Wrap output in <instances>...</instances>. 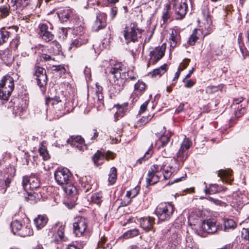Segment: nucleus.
I'll return each mask as SVG.
<instances>
[{
    "instance_id": "15",
    "label": "nucleus",
    "mask_w": 249,
    "mask_h": 249,
    "mask_svg": "<svg viewBox=\"0 0 249 249\" xmlns=\"http://www.w3.org/2000/svg\"><path fill=\"white\" fill-rule=\"evenodd\" d=\"M66 142L79 151L85 147L84 140L80 136H72L66 140Z\"/></svg>"
},
{
    "instance_id": "31",
    "label": "nucleus",
    "mask_w": 249,
    "mask_h": 249,
    "mask_svg": "<svg viewBox=\"0 0 249 249\" xmlns=\"http://www.w3.org/2000/svg\"><path fill=\"white\" fill-rule=\"evenodd\" d=\"M161 175L155 174L151 172H148L146 178L147 186L153 185L156 183L160 178Z\"/></svg>"
},
{
    "instance_id": "45",
    "label": "nucleus",
    "mask_w": 249,
    "mask_h": 249,
    "mask_svg": "<svg viewBox=\"0 0 249 249\" xmlns=\"http://www.w3.org/2000/svg\"><path fill=\"white\" fill-rule=\"evenodd\" d=\"M38 150L40 156L42 157L44 160H47L50 158L47 148L43 144H41Z\"/></svg>"
},
{
    "instance_id": "35",
    "label": "nucleus",
    "mask_w": 249,
    "mask_h": 249,
    "mask_svg": "<svg viewBox=\"0 0 249 249\" xmlns=\"http://www.w3.org/2000/svg\"><path fill=\"white\" fill-rule=\"evenodd\" d=\"M153 132L158 138L166 134V133H167L166 132V128L160 124L155 125L153 128Z\"/></svg>"
},
{
    "instance_id": "2",
    "label": "nucleus",
    "mask_w": 249,
    "mask_h": 249,
    "mask_svg": "<svg viewBox=\"0 0 249 249\" xmlns=\"http://www.w3.org/2000/svg\"><path fill=\"white\" fill-rule=\"evenodd\" d=\"M175 210L172 203H161L157 207L155 213L161 221L169 220L173 216Z\"/></svg>"
},
{
    "instance_id": "38",
    "label": "nucleus",
    "mask_w": 249,
    "mask_h": 249,
    "mask_svg": "<svg viewBox=\"0 0 249 249\" xmlns=\"http://www.w3.org/2000/svg\"><path fill=\"white\" fill-rule=\"evenodd\" d=\"M63 101L60 99L58 97H55L54 98H47L46 99V102L45 104L47 106H49L50 105H51L53 107V108L54 107H56L57 105H59L61 103V102Z\"/></svg>"
},
{
    "instance_id": "10",
    "label": "nucleus",
    "mask_w": 249,
    "mask_h": 249,
    "mask_svg": "<svg viewBox=\"0 0 249 249\" xmlns=\"http://www.w3.org/2000/svg\"><path fill=\"white\" fill-rule=\"evenodd\" d=\"M34 76L36 80L38 86L42 90L44 89L47 82L46 70L43 68L36 66L35 68Z\"/></svg>"
},
{
    "instance_id": "7",
    "label": "nucleus",
    "mask_w": 249,
    "mask_h": 249,
    "mask_svg": "<svg viewBox=\"0 0 249 249\" xmlns=\"http://www.w3.org/2000/svg\"><path fill=\"white\" fill-rule=\"evenodd\" d=\"M88 228V220L84 217H78L74 219L73 223V233L75 236L84 235Z\"/></svg>"
},
{
    "instance_id": "37",
    "label": "nucleus",
    "mask_w": 249,
    "mask_h": 249,
    "mask_svg": "<svg viewBox=\"0 0 249 249\" xmlns=\"http://www.w3.org/2000/svg\"><path fill=\"white\" fill-rule=\"evenodd\" d=\"M224 230L227 231L230 229H234L236 227V224L231 219H225L224 220Z\"/></svg>"
},
{
    "instance_id": "33",
    "label": "nucleus",
    "mask_w": 249,
    "mask_h": 249,
    "mask_svg": "<svg viewBox=\"0 0 249 249\" xmlns=\"http://www.w3.org/2000/svg\"><path fill=\"white\" fill-rule=\"evenodd\" d=\"M61 46L56 40L51 42V47L49 49L50 52L53 53L54 55H58L61 51Z\"/></svg>"
},
{
    "instance_id": "40",
    "label": "nucleus",
    "mask_w": 249,
    "mask_h": 249,
    "mask_svg": "<svg viewBox=\"0 0 249 249\" xmlns=\"http://www.w3.org/2000/svg\"><path fill=\"white\" fill-rule=\"evenodd\" d=\"M167 65L164 64L158 69H156L153 70L152 72V76L156 77L158 76H161L166 71Z\"/></svg>"
},
{
    "instance_id": "1",
    "label": "nucleus",
    "mask_w": 249,
    "mask_h": 249,
    "mask_svg": "<svg viewBox=\"0 0 249 249\" xmlns=\"http://www.w3.org/2000/svg\"><path fill=\"white\" fill-rule=\"evenodd\" d=\"M122 64L121 63H116L111 67H107L105 71L106 73L107 74L110 82L111 84L109 89V92L110 96H115L118 94L124 88V79L125 78V72H123L121 75L122 71Z\"/></svg>"
},
{
    "instance_id": "44",
    "label": "nucleus",
    "mask_w": 249,
    "mask_h": 249,
    "mask_svg": "<svg viewBox=\"0 0 249 249\" xmlns=\"http://www.w3.org/2000/svg\"><path fill=\"white\" fill-rule=\"evenodd\" d=\"M197 35L198 30L197 29H195L193 34L191 35L187 41L188 43L190 45L193 46L195 44L196 41L198 40L199 38Z\"/></svg>"
},
{
    "instance_id": "8",
    "label": "nucleus",
    "mask_w": 249,
    "mask_h": 249,
    "mask_svg": "<svg viewBox=\"0 0 249 249\" xmlns=\"http://www.w3.org/2000/svg\"><path fill=\"white\" fill-rule=\"evenodd\" d=\"M71 174L66 168H58L54 173V178L58 184L64 185L70 182Z\"/></svg>"
},
{
    "instance_id": "17",
    "label": "nucleus",
    "mask_w": 249,
    "mask_h": 249,
    "mask_svg": "<svg viewBox=\"0 0 249 249\" xmlns=\"http://www.w3.org/2000/svg\"><path fill=\"white\" fill-rule=\"evenodd\" d=\"M65 225L63 223L58 222L53 227V230L56 232L55 234L56 242L66 241L67 238L64 236Z\"/></svg>"
},
{
    "instance_id": "41",
    "label": "nucleus",
    "mask_w": 249,
    "mask_h": 249,
    "mask_svg": "<svg viewBox=\"0 0 249 249\" xmlns=\"http://www.w3.org/2000/svg\"><path fill=\"white\" fill-rule=\"evenodd\" d=\"M66 185V186L64 188V190L66 194L71 196H73L76 194L77 190L74 186L69 183Z\"/></svg>"
},
{
    "instance_id": "57",
    "label": "nucleus",
    "mask_w": 249,
    "mask_h": 249,
    "mask_svg": "<svg viewBox=\"0 0 249 249\" xmlns=\"http://www.w3.org/2000/svg\"><path fill=\"white\" fill-rule=\"evenodd\" d=\"M87 42L86 40H83L82 38H79L73 40L71 43V45L76 47L80 46L82 44L85 43Z\"/></svg>"
},
{
    "instance_id": "9",
    "label": "nucleus",
    "mask_w": 249,
    "mask_h": 249,
    "mask_svg": "<svg viewBox=\"0 0 249 249\" xmlns=\"http://www.w3.org/2000/svg\"><path fill=\"white\" fill-rule=\"evenodd\" d=\"M202 15L204 17L202 22L203 26H200L201 30L204 35L210 34L213 30L212 20L211 16L210 15L208 8L207 6L203 7L202 10Z\"/></svg>"
},
{
    "instance_id": "25",
    "label": "nucleus",
    "mask_w": 249,
    "mask_h": 249,
    "mask_svg": "<svg viewBox=\"0 0 249 249\" xmlns=\"http://www.w3.org/2000/svg\"><path fill=\"white\" fill-rule=\"evenodd\" d=\"M81 190L85 193L92 189V182L89 177H83L80 180Z\"/></svg>"
},
{
    "instance_id": "62",
    "label": "nucleus",
    "mask_w": 249,
    "mask_h": 249,
    "mask_svg": "<svg viewBox=\"0 0 249 249\" xmlns=\"http://www.w3.org/2000/svg\"><path fill=\"white\" fill-rule=\"evenodd\" d=\"M153 117V115H149L147 117H142V118L141 119V121L143 124H146L151 120Z\"/></svg>"
},
{
    "instance_id": "63",
    "label": "nucleus",
    "mask_w": 249,
    "mask_h": 249,
    "mask_svg": "<svg viewBox=\"0 0 249 249\" xmlns=\"http://www.w3.org/2000/svg\"><path fill=\"white\" fill-rule=\"evenodd\" d=\"M140 191V187L139 186H136L133 189L130 191V194L132 196V197H134L136 196L139 193Z\"/></svg>"
},
{
    "instance_id": "4",
    "label": "nucleus",
    "mask_w": 249,
    "mask_h": 249,
    "mask_svg": "<svg viewBox=\"0 0 249 249\" xmlns=\"http://www.w3.org/2000/svg\"><path fill=\"white\" fill-rule=\"evenodd\" d=\"M192 142L188 138H185L182 142L176 156L174 158L178 164V166L175 167V168H177L178 170L183 165L184 161L187 159L189 156L188 150Z\"/></svg>"
},
{
    "instance_id": "56",
    "label": "nucleus",
    "mask_w": 249,
    "mask_h": 249,
    "mask_svg": "<svg viewBox=\"0 0 249 249\" xmlns=\"http://www.w3.org/2000/svg\"><path fill=\"white\" fill-rule=\"evenodd\" d=\"M169 39L172 41L171 42V46L175 47L177 44L176 31L175 30L172 31Z\"/></svg>"
},
{
    "instance_id": "47",
    "label": "nucleus",
    "mask_w": 249,
    "mask_h": 249,
    "mask_svg": "<svg viewBox=\"0 0 249 249\" xmlns=\"http://www.w3.org/2000/svg\"><path fill=\"white\" fill-rule=\"evenodd\" d=\"M139 231L137 229H132L129 230L124 233L123 237L125 239H128L138 235Z\"/></svg>"
},
{
    "instance_id": "36",
    "label": "nucleus",
    "mask_w": 249,
    "mask_h": 249,
    "mask_svg": "<svg viewBox=\"0 0 249 249\" xmlns=\"http://www.w3.org/2000/svg\"><path fill=\"white\" fill-rule=\"evenodd\" d=\"M174 171V169L172 166H168L166 167L163 165L162 174L165 179H169Z\"/></svg>"
},
{
    "instance_id": "42",
    "label": "nucleus",
    "mask_w": 249,
    "mask_h": 249,
    "mask_svg": "<svg viewBox=\"0 0 249 249\" xmlns=\"http://www.w3.org/2000/svg\"><path fill=\"white\" fill-rule=\"evenodd\" d=\"M117 178V169L115 167L111 168L109 174L108 175V181L111 184L115 183Z\"/></svg>"
},
{
    "instance_id": "48",
    "label": "nucleus",
    "mask_w": 249,
    "mask_h": 249,
    "mask_svg": "<svg viewBox=\"0 0 249 249\" xmlns=\"http://www.w3.org/2000/svg\"><path fill=\"white\" fill-rule=\"evenodd\" d=\"M71 11L70 10L67 9L63 11L59 15L60 18H61L63 21H66L68 20L71 15Z\"/></svg>"
},
{
    "instance_id": "32",
    "label": "nucleus",
    "mask_w": 249,
    "mask_h": 249,
    "mask_svg": "<svg viewBox=\"0 0 249 249\" xmlns=\"http://www.w3.org/2000/svg\"><path fill=\"white\" fill-rule=\"evenodd\" d=\"M105 159L104 153L98 151L92 157V160L94 162V164L98 166L99 165L102 164L104 160Z\"/></svg>"
},
{
    "instance_id": "11",
    "label": "nucleus",
    "mask_w": 249,
    "mask_h": 249,
    "mask_svg": "<svg viewBox=\"0 0 249 249\" xmlns=\"http://www.w3.org/2000/svg\"><path fill=\"white\" fill-rule=\"evenodd\" d=\"M22 184L24 190L27 192L38 188L40 185L38 179L35 176H24Z\"/></svg>"
},
{
    "instance_id": "58",
    "label": "nucleus",
    "mask_w": 249,
    "mask_h": 249,
    "mask_svg": "<svg viewBox=\"0 0 249 249\" xmlns=\"http://www.w3.org/2000/svg\"><path fill=\"white\" fill-rule=\"evenodd\" d=\"M242 237L246 240L249 241V228H243L241 231Z\"/></svg>"
},
{
    "instance_id": "52",
    "label": "nucleus",
    "mask_w": 249,
    "mask_h": 249,
    "mask_svg": "<svg viewBox=\"0 0 249 249\" xmlns=\"http://www.w3.org/2000/svg\"><path fill=\"white\" fill-rule=\"evenodd\" d=\"M92 201L99 205L102 201V195L101 193H97L92 195L91 197Z\"/></svg>"
},
{
    "instance_id": "46",
    "label": "nucleus",
    "mask_w": 249,
    "mask_h": 249,
    "mask_svg": "<svg viewBox=\"0 0 249 249\" xmlns=\"http://www.w3.org/2000/svg\"><path fill=\"white\" fill-rule=\"evenodd\" d=\"M10 13V6L2 5L0 6V16L2 18L7 17Z\"/></svg>"
},
{
    "instance_id": "28",
    "label": "nucleus",
    "mask_w": 249,
    "mask_h": 249,
    "mask_svg": "<svg viewBox=\"0 0 249 249\" xmlns=\"http://www.w3.org/2000/svg\"><path fill=\"white\" fill-rule=\"evenodd\" d=\"M223 190V187L222 186H219L216 184H211L210 185L209 188L206 186L204 191L206 195H208L214 194L218 193Z\"/></svg>"
},
{
    "instance_id": "50",
    "label": "nucleus",
    "mask_w": 249,
    "mask_h": 249,
    "mask_svg": "<svg viewBox=\"0 0 249 249\" xmlns=\"http://www.w3.org/2000/svg\"><path fill=\"white\" fill-rule=\"evenodd\" d=\"M165 8V11L163 13L162 17L163 23H165L170 18L171 16L169 12L171 8L170 5L169 4H166Z\"/></svg>"
},
{
    "instance_id": "53",
    "label": "nucleus",
    "mask_w": 249,
    "mask_h": 249,
    "mask_svg": "<svg viewBox=\"0 0 249 249\" xmlns=\"http://www.w3.org/2000/svg\"><path fill=\"white\" fill-rule=\"evenodd\" d=\"M10 180L7 178L5 181H1L0 182V191L2 193H4L6 192V188L9 186Z\"/></svg>"
},
{
    "instance_id": "6",
    "label": "nucleus",
    "mask_w": 249,
    "mask_h": 249,
    "mask_svg": "<svg viewBox=\"0 0 249 249\" xmlns=\"http://www.w3.org/2000/svg\"><path fill=\"white\" fill-rule=\"evenodd\" d=\"M141 34L136 23H131L127 25L123 31L124 36L127 44L135 42L137 40L138 34Z\"/></svg>"
},
{
    "instance_id": "34",
    "label": "nucleus",
    "mask_w": 249,
    "mask_h": 249,
    "mask_svg": "<svg viewBox=\"0 0 249 249\" xmlns=\"http://www.w3.org/2000/svg\"><path fill=\"white\" fill-rule=\"evenodd\" d=\"M22 228V224L20 221L16 220L13 221L11 224V229L12 232L14 234L18 235L19 232L21 231Z\"/></svg>"
},
{
    "instance_id": "39",
    "label": "nucleus",
    "mask_w": 249,
    "mask_h": 249,
    "mask_svg": "<svg viewBox=\"0 0 249 249\" xmlns=\"http://www.w3.org/2000/svg\"><path fill=\"white\" fill-rule=\"evenodd\" d=\"M33 234V229L30 226H26L24 228H22L21 231L19 232L18 235L22 237H26Z\"/></svg>"
},
{
    "instance_id": "12",
    "label": "nucleus",
    "mask_w": 249,
    "mask_h": 249,
    "mask_svg": "<svg viewBox=\"0 0 249 249\" xmlns=\"http://www.w3.org/2000/svg\"><path fill=\"white\" fill-rule=\"evenodd\" d=\"M107 15L104 13L99 12L97 13L96 19L92 26V30L98 32L101 29L106 27L107 25Z\"/></svg>"
},
{
    "instance_id": "60",
    "label": "nucleus",
    "mask_w": 249,
    "mask_h": 249,
    "mask_svg": "<svg viewBox=\"0 0 249 249\" xmlns=\"http://www.w3.org/2000/svg\"><path fill=\"white\" fill-rule=\"evenodd\" d=\"M171 241L174 245H176L179 243L180 240V237L177 234H173L171 237Z\"/></svg>"
},
{
    "instance_id": "43",
    "label": "nucleus",
    "mask_w": 249,
    "mask_h": 249,
    "mask_svg": "<svg viewBox=\"0 0 249 249\" xmlns=\"http://www.w3.org/2000/svg\"><path fill=\"white\" fill-rule=\"evenodd\" d=\"M103 95L102 93H95L93 99H94V106L97 107H101L103 105Z\"/></svg>"
},
{
    "instance_id": "26",
    "label": "nucleus",
    "mask_w": 249,
    "mask_h": 249,
    "mask_svg": "<svg viewBox=\"0 0 249 249\" xmlns=\"http://www.w3.org/2000/svg\"><path fill=\"white\" fill-rule=\"evenodd\" d=\"M218 176L221 179L226 182L231 184L233 180L232 178V171L230 170H220L218 171Z\"/></svg>"
},
{
    "instance_id": "23",
    "label": "nucleus",
    "mask_w": 249,
    "mask_h": 249,
    "mask_svg": "<svg viewBox=\"0 0 249 249\" xmlns=\"http://www.w3.org/2000/svg\"><path fill=\"white\" fill-rule=\"evenodd\" d=\"M48 221V218L46 215H38L34 220V224L37 230L42 229Z\"/></svg>"
},
{
    "instance_id": "5",
    "label": "nucleus",
    "mask_w": 249,
    "mask_h": 249,
    "mask_svg": "<svg viewBox=\"0 0 249 249\" xmlns=\"http://www.w3.org/2000/svg\"><path fill=\"white\" fill-rule=\"evenodd\" d=\"M38 35L44 41L49 42L53 39V26L51 23H40L38 25Z\"/></svg>"
},
{
    "instance_id": "61",
    "label": "nucleus",
    "mask_w": 249,
    "mask_h": 249,
    "mask_svg": "<svg viewBox=\"0 0 249 249\" xmlns=\"http://www.w3.org/2000/svg\"><path fill=\"white\" fill-rule=\"evenodd\" d=\"M190 59L185 58L183 60V62L180 64L179 68H181V71L185 69L189 65Z\"/></svg>"
},
{
    "instance_id": "29",
    "label": "nucleus",
    "mask_w": 249,
    "mask_h": 249,
    "mask_svg": "<svg viewBox=\"0 0 249 249\" xmlns=\"http://www.w3.org/2000/svg\"><path fill=\"white\" fill-rule=\"evenodd\" d=\"M145 84L142 81L138 80L134 85L133 93L137 96H141L145 91Z\"/></svg>"
},
{
    "instance_id": "3",
    "label": "nucleus",
    "mask_w": 249,
    "mask_h": 249,
    "mask_svg": "<svg viewBox=\"0 0 249 249\" xmlns=\"http://www.w3.org/2000/svg\"><path fill=\"white\" fill-rule=\"evenodd\" d=\"M15 85L13 77L5 75L0 81V99L7 100L14 89Z\"/></svg>"
},
{
    "instance_id": "22",
    "label": "nucleus",
    "mask_w": 249,
    "mask_h": 249,
    "mask_svg": "<svg viewBox=\"0 0 249 249\" xmlns=\"http://www.w3.org/2000/svg\"><path fill=\"white\" fill-rule=\"evenodd\" d=\"M0 58L6 65H10L13 61V57L8 49L0 50Z\"/></svg>"
},
{
    "instance_id": "27",
    "label": "nucleus",
    "mask_w": 249,
    "mask_h": 249,
    "mask_svg": "<svg viewBox=\"0 0 249 249\" xmlns=\"http://www.w3.org/2000/svg\"><path fill=\"white\" fill-rule=\"evenodd\" d=\"M127 106L128 103H126L122 105L117 104L115 106L117 109V111L114 115L115 121H117L120 118H122L124 116V111L127 109Z\"/></svg>"
},
{
    "instance_id": "18",
    "label": "nucleus",
    "mask_w": 249,
    "mask_h": 249,
    "mask_svg": "<svg viewBox=\"0 0 249 249\" xmlns=\"http://www.w3.org/2000/svg\"><path fill=\"white\" fill-rule=\"evenodd\" d=\"M175 9L176 18L177 19L183 18L186 14L187 9V5L185 2H181L180 3L175 2L174 5Z\"/></svg>"
},
{
    "instance_id": "59",
    "label": "nucleus",
    "mask_w": 249,
    "mask_h": 249,
    "mask_svg": "<svg viewBox=\"0 0 249 249\" xmlns=\"http://www.w3.org/2000/svg\"><path fill=\"white\" fill-rule=\"evenodd\" d=\"M104 154L105 155V159L107 160H112L115 158L116 156L115 153L110 151H107L104 153Z\"/></svg>"
},
{
    "instance_id": "55",
    "label": "nucleus",
    "mask_w": 249,
    "mask_h": 249,
    "mask_svg": "<svg viewBox=\"0 0 249 249\" xmlns=\"http://www.w3.org/2000/svg\"><path fill=\"white\" fill-rule=\"evenodd\" d=\"M246 111V108L245 107H243L242 105L238 107L237 110L235 111V115L237 118H239L242 116Z\"/></svg>"
},
{
    "instance_id": "14",
    "label": "nucleus",
    "mask_w": 249,
    "mask_h": 249,
    "mask_svg": "<svg viewBox=\"0 0 249 249\" xmlns=\"http://www.w3.org/2000/svg\"><path fill=\"white\" fill-rule=\"evenodd\" d=\"M201 228L203 231L208 233H214L218 229L216 221L213 219L203 221L201 225Z\"/></svg>"
},
{
    "instance_id": "20",
    "label": "nucleus",
    "mask_w": 249,
    "mask_h": 249,
    "mask_svg": "<svg viewBox=\"0 0 249 249\" xmlns=\"http://www.w3.org/2000/svg\"><path fill=\"white\" fill-rule=\"evenodd\" d=\"M17 27L13 26L7 29H2L0 30V45L6 42L12 35L14 30H16Z\"/></svg>"
},
{
    "instance_id": "24",
    "label": "nucleus",
    "mask_w": 249,
    "mask_h": 249,
    "mask_svg": "<svg viewBox=\"0 0 249 249\" xmlns=\"http://www.w3.org/2000/svg\"><path fill=\"white\" fill-rule=\"evenodd\" d=\"M164 50L162 47H156L152 51L150 52V54L151 59L153 57L154 63H157L164 55Z\"/></svg>"
},
{
    "instance_id": "64",
    "label": "nucleus",
    "mask_w": 249,
    "mask_h": 249,
    "mask_svg": "<svg viewBox=\"0 0 249 249\" xmlns=\"http://www.w3.org/2000/svg\"><path fill=\"white\" fill-rule=\"evenodd\" d=\"M106 238L104 236H102L101 237L100 240L98 243V247L106 246V245L107 244H106Z\"/></svg>"
},
{
    "instance_id": "51",
    "label": "nucleus",
    "mask_w": 249,
    "mask_h": 249,
    "mask_svg": "<svg viewBox=\"0 0 249 249\" xmlns=\"http://www.w3.org/2000/svg\"><path fill=\"white\" fill-rule=\"evenodd\" d=\"M152 154V151L149 149L144 154L143 156L139 159L138 160L137 162L139 163L140 164H142V162L146 160H148L149 158L151 157V155Z\"/></svg>"
},
{
    "instance_id": "16",
    "label": "nucleus",
    "mask_w": 249,
    "mask_h": 249,
    "mask_svg": "<svg viewBox=\"0 0 249 249\" xmlns=\"http://www.w3.org/2000/svg\"><path fill=\"white\" fill-rule=\"evenodd\" d=\"M14 104L13 111L17 115H21L28 107V104L25 100L16 99Z\"/></svg>"
},
{
    "instance_id": "49",
    "label": "nucleus",
    "mask_w": 249,
    "mask_h": 249,
    "mask_svg": "<svg viewBox=\"0 0 249 249\" xmlns=\"http://www.w3.org/2000/svg\"><path fill=\"white\" fill-rule=\"evenodd\" d=\"M162 168H163V165H157L155 164L153 165L152 166H151L150 169L149 170V172H151L152 173L155 174H159L160 175V172L162 171Z\"/></svg>"
},
{
    "instance_id": "13",
    "label": "nucleus",
    "mask_w": 249,
    "mask_h": 249,
    "mask_svg": "<svg viewBox=\"0 0 249 249\" xmlns=\"http://www.w3.org/2000/svg\"><path fill=\"white\" fill-rule=\"evenodd\" d=\"M171 134L170 132H167L166 134L159 137L158 140L155 143V147L158 150L163 149L164 148L170 146L172 144L171 142Z\"/></svg>"
},
{
    "instance_id": "21",
    "label": "nucleus",
    "mask_w": 249,
    "mask_h": 249,
    "mask_svg": "<svg viewBox=\"0 0 249 249\" xmlns=\"http://www.w3.org/2000/svg\"><path fill=\"white\" fill-rule=\"evenodd\" d=\"M139 221L141 227L147 231L152 229L155 224V219L150 216L141 218L140 219Z\"/></svg>"
},
{
    "instance_id": "19",
    "label": "nucleus",
    "mask_w": 249,
    "mask_h": 249,
    "mask_svg": "<svg viewBox=\"0 0 249 249\" xmlns=\"http://www.w3.org/2000/svg\"><path fill=\"white\" fill-rule=\"evenodd\" d=\"M54 108L55 110L60 112H58L57 115L59 117L69 113L72 109L71 102L69 101L65 103H64V101H62L61 104L57 105L56 107H54Z\"/></svg>"
},
{
    "instance_id": "54",
    "label": "nucleus",
    "mask_w": 249,
    "mask_h": 249,
    "mask_svg": "<svg viewBox=\"0 0 249 249\" xmlns=\"http://www.w3.org/2000/svg\"><path fill=\"white\" fill-rule=\"evenodd\" d=\"M52 71H53L59 72L60 75L64 74L66 69L63 65H53L52 67Z\"/></svg>"
},
{
    "instance_id": "30",
    "label": "nucleus",
    "mask_w": 249,
    "mask_h": 249,
    "mask_svg": "<svg viewBox=\"0 0 249 249\" xmlns=\"http://www.w3.org/2000/svg\"><path fill=\"white\" fill-rule=\"evenodd\" d=\"M11 3L13 4L12 7L13 10H17L18 9H22L23 8L26 7L30 3V0H11Z\"/></svg>"
}]
</instances>
